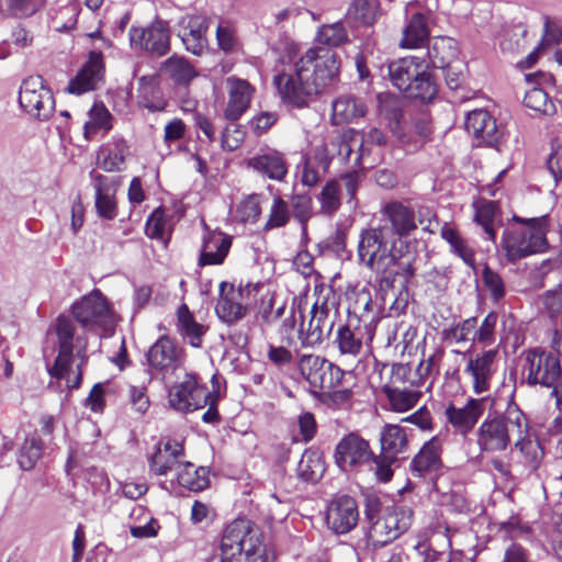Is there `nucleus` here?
<instances>
[{"label": "nucleus", "mask_w": 562, "mask_h": 562, "mask_svg": "<svg viewBox=\"0 0 562 562\" xmlns=\"http://www.w3.org/2000/svg\"><path fill=\"white\" fill-rule=\"evenodd\" d=\"M381 214L384 224L362 231L359 258L386 282H393L396 277L407 282L415 276L417 252L401 237L417 228L414 212L400 202H390Z\"/></svg>", "instance_id": "1"}, {"label": "nucleus", "mask_w": 562, "mask_h": 562, "mask_svg": "<svg viewBox=\"0 0 562 562\" xmlns=\"http://www.w3.org/2000/svg\"><path fill=\"white\" fill-rule=\"evenodd\" d=\"M348 41L342 23L322 25L316 34V42L327 47L308 48L294 63L293 74L281 72L273 78L283 102L304 108L322 94L338 77L340 59L330 47H337Z\"/></svg>", "instance_id": "2"}, {"label": "nucleus", "mask_w": 562, "mask_h": 562, "mask_svg": "<svg viewBox=\"0 0 562 562\" xmlns=\"http://www.w3.org/2000/svg\"><path fill=\"white\" fill-rule=\"evenodd\" d=\"M72 321L64 315L57 317L49 337H54L58 355L53 364L47 361L46 368L50 376L65 380L69 390L78 389L82 380L81 366L86 361V339L75 336Z\"/></svg>", "instance_id": "3"}, {"label": "nucleus", "mask_w": 562, "mask_h": 562, "mask_svg": "<svg viewBox=\"0 0 562 562\" xmlns=\"http://www.w3.org/2000/svg\"><path fill=\"white\" fill-rule=\"evenodd\" d=\"M529 422L524 412L509 404L499 415L487 416L476 431V445L482 452L505 451L516 438L528 434Z\"/></svg>", "instance_id": "4"}, {"label": "nucleus", "mask_w": 562, "mask_h": 562, "mask_svg": "<svg viewBox=\"0 0 562 562\" xmlns=\"http://www.w3.org/2000/svg\"><path fill=\"white\" fill-rule=\"evenodd\" d=\"M220 552L241 562H266L262 532L248 519H235L224 529Z\"/></svg>", "instance_id": "5"}, {"label": "nucleus", "mask_w": 562, "mask_h": 562, "mask_svg": "<svg viewBox=\"0 0 562 562\" xmlns=\"http://www.w3.org/2000/svg\"><path fill=\"white\" fill-rule=\"evenodd\" d=\"M428 68V63L423 58L409 56L392 61L389 65V76L398 90L426 102L437 94V87Z\"/></svg>", "instance_id": "6"}, {"label": "nucleus", "mask_w": 562, "mask_h": 562, "mask_svg": "<svg viewBox=\"0 0 562 562\" xmlns=\"http://www.w3.org/2000/svg\"><path fill=\"white\" fill-rule=\"evenodd\" d=\"M513 220L524 226L509 227L504 233L503 247L510 260L542 252L547 248V216L527 220L514 216Z\"/></svg>", "instance_id": "7"}, {"label": "nucleus", "mask_w": 562, "mask_h": 562, "mask_svg": "<svg viewBox=\"0 0 562 562\" xmlns=\"http://www.w3.org/2000/svg\"><path fill=\"white\" fill-rule=\"evenodd\" d=\"M314 294L316 300L311 310V318L307 326L302 324L301 333L304 335L303 344L315 346L323 341L325 334H329L334 322L329 313L334 307V293L330 288L316 286Z\"/></svg>", "instance_id": "8"}, {"label": "nucleus", "mask_w": 562, "mask_h": 562, "mask_svg": "<svg viewBox=\"0 0 562 562\" xmlns=\"http://www.w3.org/2000/svg\"><path fill=\"white\" fill-rule=\"evenodd\" d=\"M19 103L25 113L41 121L49 119L55 110L53 94L41 77H29L22 82Z\"/></svg>", "instance_id": "9"}, {"label": "nucleus", "mask_w": 562, "mask_h": 562, "mask_svg": "<svg viewBox=\"0 0 562 562\" xmlns=\"http://www.w3.org/2000/svg\"><path fill=\"white\" fill-rule=\"evenodd\" d=\"M524 370L529 384L553 389L562 374L558 357L540 349H531L526 352Z\"/></svg>", "instance_id": "10"}, {"label": "nucleus", "mask_w": 562, "mask_h": 562, "mask_svg": "<svg viewBox=\"0 0 562 562\" xmlns=\"http://www.w3.org/2000/svg\"><path fill=\"white\" fill-rule=\"evenodd\" d=\"M373 459L370 443L357 432L344 436L335 448L334 460L344 472H355Z\"/></svg>", "instance_id": "11"}, {"label": "nucleus", "mask_w": 562, "mask_h": 562, "mask_svg": "<svg viewBox=\"0 0 562 562\" xmlns=\"http://www.w3.org/2000/svg\"><path fill=\"white\" fill-rule=\"evenodd\" d=\"M210 398L211 392L199 383L194 374H187L183 381L170 389L168 395L170 406L183 413L203 408Z\"/></svg>", "instance_id": "12"}, {"label": "nucleus", "mask_w": 562, "mask_h": 562, "mask_svg": "<svg viewBox=\"0 0 562 562\" xmlns=\"http://www.w3.org/2000/svg\"><path fill=\"white\" fill-rule=\"evenodd\" d=\"M302 376L314 389L329 390L341 380V370L317 355H302L299 360Z\"/></svg>", "instance_id": "13"}, {"label": "nucleus", "mask_w": 562, "mask_h": 562, "mask_svg": "<svg viewBox=\"0 0 562 562\" xmlns=\"http://www.w3.org/2000/svg\"><path fill=\"white\" fill-rule=\"evenodd\" d=\"M71 312L76 321L88 329L105 327L111 317L108 302L98 290L75 302Z\"/></svg>", "instance_id": "14"}, {"label": "nucleus", "mask_w": 562, "mask_h": 562, "mask_svg": "<svg viewBox=\"0 0 562 562\" xmlns=\"http://www.w3.org/2000/svg\"><path fill=\"white\" fill-rule=\"evenodd\" d=\"M484 412V398L469 397L463 405L449 403L445 408V417L454 434L467 436L474 429Z\"/></svg>", "instance_id": "15"}, {"label": "nucleus", "mask_w": 562, "mask_h": 562, "mask_svg": "<svg viewBox=\"0 0 562 562\" xmlns=\"http://www.w3.org/2000/svg\"><path fill=\"white\" fill-rule=\"evenodd\" d=\"M498 349H487L470 357L464 373L471 378L472 390L476 395L487 392L496 371Z\"/></svg>", "instance_id": "16"}, {"label": "nucleus", "mask_w": 562, "mask_h": 562, "mask_svg": "<svg viewBox=\"0 0 562 562\" xmlns=\"http://www.w3.org/2000/svg\"><path fill=\"white\" fill-rule=\"evenodd\" d=\"M146 358L151 369L159 372H168L175 371L182 366L186 353L176 339L169 336H161L148 349Z\"/></svg>", "instance_id": "17"}, {"label": "nucleus", "mask_w": 562, "mask_h": 562, "mask_svg": "<svg viewBox=\"0 0 562 562\" xmlns=\"http://www.w3.org/2000/svg\"><path fill=\"white\" fill-rule=\"evenodd\" d=\"M244 292V289H235L232 285L226 291V284H221V296L217 300L215 312L222 322L233 325L248 314L250 299L245 297Z\"/></svg>", "instance_id": "18"}, {"label": "nucleus", "mask_w": 562, "mask_h": 562, "mask_svg": "<svg viewBox=\"0 0 562 562\" xmlns=\"http://www.w3.org/2000/svg\"><path fill=\"white\" fill-rule=\"evenodd\" d=\"M358 519V506L350 496L337 497L327 507V527L337 535L349 532L356 527Z\"/></svg>", "instance_id": "19"}, {"label": "nucleus", "mask_w": 562, "mask_h": 562, "mask_svg": "<svg viewBox=\"0 0 562 562\" xmlns=\"http://www.w3.org/2000/svg\"><path fill=\"white\" fill-rule=\"evenodd\" d=\"M133 46L162 56L169 50L170 36L162 22H155L146 29L133 27L130 31Z\"/></svg>", "instance_id": "20"}, {"label": "nucleus", "mask_w": 562, "mask_h": 562, "mask_svg": "<svg viewBox=\"0 0 562 562\" xmlns=\"http://www.w3.org/2000/svg\"><path fill=\"white\" fill-rule=\"evenodd\" d=\"M91 183L94 189V204L99 216L113 220L117 215L116 191L119 180L101 173L91 172Z\"/></svg>", "instance_id": "21"}, {"label": "nucleus", "mask_w": 562, "mask_h": 562, "mask_svg": "<svg viewBox=\"0 0 562 562\" xmlns=\"http://www.w3.org/2000/svg\"><path fill=\"white\" fill-rule=\"evenodd\" d=\"M209 19L203 14L183 16L180 20L179 36L187 50L194 55H201L207 46L206 31Z\"/></svg>", "instance_id": "22"}, {"label": "nucleus", "mask_w": 562, "mask_h": 562, "mask_svg": "<svg viewBox=\"0 0 562 562\" xmlns=\"http://www.w3.org/2000/svg\"><path fill=\"white\" fill-rule=\"evenodd\" d=\"M103 77L102 55L91 52L88 61L81 67L77 75L69 81L66 91L71 94H83L97 88Z\"/></svg>", "instance_id": "23"}, {"label": "nucleus", "mask_w": 562, "mask_h": 562, "mask_svg": "<svg viewBox=\"0 0 562 562\" xmlns=\"http://www.w3.org/2000/svg\"><path fill=\"white\" fill-rule=\"evenodd\" d=\"M248 168L272 180L282 181L288 173L283 154L272 148H265L246 160Z\"/></svg>", "instance_id": "24"}, {"label": "nucleus", "mask_w": 562, "mask_h": 562, "mask_svg": "<svg viewBox=\"0 0 562 562\" xmlns=\"http://www.w3.org/2000/svg\"><path fill=\"white\" fill-rule=\"evenodd\" d=\"M226 88L228 102L224 115L227 120L236 121L249 108L255 89L248 81L236 77L226 79Z\"/></svg>", "instance_id": "25"}, {"label": "nucleus", "mask_w": 562, "mask_h": 562, "mask_svg": "<svg viewBox=\"0 0 562 562\" xmlns=\"http://www.w3.org/2000/svg\"><path fill=\"white\" fill-rule=\"evenodd\" d=\"M465 128L479 142L487 146H493L498 140V128L495 120L485 110H474L470 112L465 120Z\"/></svg>", "instance_id": "26"}, {"label": "nucleus", "mask_w": 562, "mask_h": 562, "mask_svg": "<svg viewBox=\"0 0 562 562\" xmlns=\"http://www.w3.org/2000/svg\"><path fill=\"white\" fill-rule=\"evenodd\" d=\"M336 157L340 159L341 162H349L352 160L356 166L360 165V160L364 155V137L360 132L348 128L344 131L341 134L333 136Z\"/></svg>", "instance_id": "27"}, {"label": "nucleus", "mask_w": 562, "mask_h": 562, "mask_svg": "<svg viewBox=\"0 0 562 562\" xmlns=\"http://www.w3.org/2000/svg\"><path fill=\"white\" fill-rule=\"evenodd\" d=\"M367 113L364 101L353 94H341L331 102V122L335 125L353 122Z\"/></svg>", "instance_id": "28"}, {"label": "nucleus", "mask_w": 562, "mask_h": 562, "mask_svg": "<svg viewBox=\"0 0 562 562\" xmlns=\"http://www.w3.org/2000/svg\"><path fill=\"white\" fill-rule=\"evenodd\" d=\"M183 454L182 443L169 440L151 457L150 471L156 475H166L172 470L177 473L179 463H183L180 460Z\"/></svg>", "instance_id": "29"}, {"label": "nucleus", "mask_w": 562, "mask_h": 562, "mask_svg": "<svg viewBox=\"0 0 562 562\" xmlns=\"http://www.w3.org/2000/svg\"><path fill=\"white\" fill-rule=\"evenodd\" d=\"M177 331L189 342L190 346L199 348L202 346L203 336L207 328L198 323L187 304H181L177 311Z\"/></svg>", "instance_id": "30"}, {"label": "nucleus", "mask_w": 562, "mask_h": 562, "mask_svg": "<svg viewBox=\"0 0 562 562\" xmlns=\"http://www.w3.org/2000/svg\"><path fill=\"white\" fill-rule=\"evenodd\" d=\"M231 245L232 239L229 236L221 232L210 233L204 237L200 263L202 266L222 263L228 254Z\"/></svg>", "instance_id": "31"}, {"label": "nucleus", "mask_w": 562, "mask_h": 562, "mask_svg": "<svg viewBox=\"0 0 562 562\" xmlns=\"http://www.w3.org/2000/svg\"><path fill=\"white\" fill-rule=\"evenodd\" d=\"M458 43L451 37H435L428 47L429 61L436 68L449 67L458 59Z\"/></svg>", "instance_id": "32"}, {"label": "nucleus", "mask_w": 562, "mask_h": 562, "mask_svg": "<svg viewBox=\"0 0 562 562\" xmlns=\"http://www.w3.org/2000/svg\"><path fill=\"white\" fill-rule=\"evenodd\" d=\"M441 441L438 437H432L419 450L413 459L412 468L419 475L436 471L441 467Z\"/></svg>", "instance_id": "33"}, {"label": "nucleus", "mask_w": 562, "mask_h": 562, "mask_svg": "<svg viewBox=\"0 0 562 562\" xmlns=\"http://www.w3.org/2000/svg\"><path fill=\"white\" fill-rule=\"evenodd\" d=\"M128 154V146L122 138H113V140L100 150L99 165L108 171H119L125 162V158Z\"/></svg>", "instance_id": "34"}, {"label": "nucleus", "mask_w": 562, "mask_h": 562, "mask_svg": "<svg viewBox=\"0 0 562 562\" xmlns=\"http://www.w3.org/2000/svg\"><path fill=\"white\" fill-rule=\"evenodd\" d=\"M177 480L181 486L199 492L209 486V470L204 467H195L191 462L183 461V463L178 465Z\"/></svg>", "instance_id": "35"}, {"label": "nucleus", "mask_w": 562, "mask_h": 562, "mask_svg": "<svg viewBox=\"0 0 562 562\" xmlns=\"http://www.w3.org/2000/svg\"><path fill=\"white\" fill-rule=\"evenodd\" d=\"M429 36V29L426 18L422 13H414L403 31L400 42L403 48H417L424 44Z\"/></svg>", "instance_id": "36"}, {"label": "nucleus", "mask_w": 562, "mask_h": 562, "mask_svg": "<svg viewBox=\"0 0 562 562\" xmlns=\"http://www.w3.org/2000/svg\"><path fill=\"white\" fill-rule=\"evenodd\" d=\"M383 453L396 457L407 450L408 441L405 430L398 425H385L380 435Z\"/></svg>", "instance_id": "37"}, {"label": "nucleus", "mask_w": 562, "mask_h": 562, "mask_svg": "<svg viewBox=\"0 0 562 562\" xmlns=\"http://www.w3.org/2000/svg\"><path fill=\"white\" fill-rule=\"evenodd\" d=\"M113 116L103 103H94L88 113V121L83 126L86 139H91L99 132L108 133L112 127Z\"/></svg>", "instance_id": "38"}, {"label": "nucleus", "mask_w": 562, "mask_h": 562, "mask_svg": "<svg viewBox=\"0 0 562 562\" xmlns=\"http://www.w3.org/2000/svg\"><path fill=\"white\" fill-rule=\"evenodd\" d=\"M161 71L178 85H188L196 77V71L183 57L171 56L161 66Z\"/></svg>", "instance_id": "39"}, {"label": "nucleus", "mask_w": 562, "mask_h": 562, "mask_svg": "<svg viewBox=\"0 0 562 562\" xmlns=\"http://www.w3.org/2000/svg\"><path fill=\"white\" fill-rule=\"evenodd\" d=\"M440 235L449 246L450 250L460 257L468 266H474V251L468 245L467 240L449 224L441 227Z\"/></svg>", "instance_id": "40"}, {"label": "nucleus", "mask_w": 562, "mask_h": 562, "mask_svg": "<svg viewBox=\"0 0 562 562\" xmlns=\"http://www.w3.org/2000/svg\"><path fill=\"white\" fill-rule=\"evenodd\" d=\"M297 475L306 482H317L325 472V463L316 451L306 450L297 464Z\"/></svg>", "instance_id": "41"}, {"label": "nucleus", "mask_w": 562, "mask_h": 562, "mask_svg": "<svg viewBox=\"0 0 562 562\" xmlns=\"http://www.w3.org/2000/svg\"><path fill=\"white\" fill-rule=\"evenodd\" d=\"M515 447L522 456V462L529 471H536L543 458V450L538 440L531 439L529 432L515 439Z\"/></svg>", "instance_id": "42"}, {"label": "nucleus", "mask_w": 562, "mask_h": 562, "mask_svg": "<svg viewBox=\"0 0 562 562\" xmlns=\"http://www.w3.org/2000/svg\"><path fill=\"white\" fill-rule=\"evenodd\" d=\"M386 395L391 408L397 413H404L417 405L422 397V392L413 389L389 387Z\"/></svg>", "instance_id": "43"}, {"label": "nucleus", "mask_w": 562, "mask_h": 562, "mask_svg": "<svg viewBox=\"0 0 562 562\" xmlns=\"http://www.w3.org/2000/svg\"><path fill=\"white\" fill-rule=\"evenodd\" d=\"M395 521L396 520L394 518L389 517L386 514L383 517L376 519L370 528V539L375 544L382 546L396 539L401 533L396 528Z\"/></svg>", "instance_id": "44"}, {"label": "nucleus", "mask_w": 562, "mask_h": 562, "mask_svg": "<svg viewBox=\"0 0 562 562\" xmlns=\"http://www.w3.org/2000/svg\"><path fill=\"white\" fill-rule=\"evenodd\" d=\"M139 86V103L142 106L153 112L166 109L167 102L157 95L158 91L155 89L154 77H140Z\"/></svg>", "instance_id": "45"}, {"label": "nucleus", "mask_w": 562, "mask_h": 562, "mask_svg": "<svg viewBox=\"0 0 562 562\" xmlns=\"http://www.w3.org/2000/svg\"><path fill=\"white\" fill-rule=\"evenodd\" d=\"M277 297L272 292H266L260 297V303L257 310V317L265 324H272L278 321L284 313L285 304L280 302L277 306Z\"/></svg>", "instance_id": "46"}, {"label": "nucleus", "mask_w": 562, "mask_h": 562, "mask_svg": "<svg viewBox=\"0 0 562 562\" xmlns=\"http://www.w3.org/2000/svg\"><path fill=\"white\" fill-rule=\"evenodd\" d=\"M376 9L375 0H353L347 16L356 23L370 25L375 21Z\"/></svg>", "instance_id": "47"}, {"label": "nucleus", "mask_w": 562, "mask_h": 562, "mask_svg": "<svg viewBox=\"0 0 562 562\" xmlns=\"http://www.w3.org/2000/svg\"><path fill=\"white\" fill-rule=\"evenodd\" d=\"M263 198L260 194H250L236 206L235 217L243 223H256L261 214Z\"/></svg>", "instance_id": "48"}, {"label": "nucleus", "mask_w": 562, "mask_h": 562, "mask_svg": "<svg viewBox=\"0 0 562 562\" xmlns=\"http://www.w3.org/2000/svg\"><path fill=\"white\" fill-rule=\"evenodd\" d=\"M336 342L341 355L356 357L362 348V337L350 328V326H341L337 330Z\"/></svg>", "instance_id": "49"}, {"label": "nucleus", "mask_w": 562, "mask_h": 562, "mask_svg": "<svg viewBox=\"0 0 562 562\" xmlns=\"http://www.w3.org/2000/svg\"><path fill=\"white\" fill-rule=\"evenodd\" d=\"M525 105L544 115H553L557 112L554 103L549 99L548 92L542 88L532 87L525 93Z\"/></svg>", "instance_id": "50"}, {"label": "nucleus", "mask_w": 562, "mask_h": 562, "mask_svg": "<svg viewBox=\"0 0 562 562\" xmlns=\"http://www.w3.org/2000/svg\"><path fill=\"white\" fill-rule=\"evenodd\" d=\"M498 322V314L490 312L481 322L480 326L474 329L471 338L473 344L482 346H491L495 342V330Z\"/></svg>", "instance_id": "51"}, {"label": "nucleus", "mask_w": 562, "mask_h": 562, "mask_svg": "<svg viewBox=\"0 0 562 562\" xmlns=\"http://www.w3.org/2000/svg\"><path fill=\"white\" fill-rule=\"evenodd\" d=\"M318 200L321 202V212L323 214H335L341 204L339 183L335 180L327 182L322 189Z\"/></svg>", "instance_id": "52"}, {"label": "nucleus", "mask_w": 562, "mask_h": 562, "mask_svg": "<svg viewBox=\"0 0 562 562\" xmlns=\"http://www.w3.org/2000/svg\"><path fill=\"white\" fill-rule=\"evenodd\" d=\"M42 454V442L35 437L26 438L19 457V464L23 470H31Z\"/></svg>", "instance_id": "53"}, {"label": "nucleus", "mask_w": 562, "mask_h": 562, "mask_svg": "<svg viewBox=\"0 0 562 562\" xmlns=\"http://www.w3.org/2000/svg\"><path fill=\"white\" fill-rule=\"evenodd\" d=\"M43 0H0V12L10 11L18 16L33 14L42 5Z\"/></svg>", "instance_id": "54"}, {"label": "nucleus", "mask_w": 562, "mask_h": 562, "mask_svg": "<svg viewBox=\"0 0 562 562\" xmlns=\"http://www.w3.org/2000/svg\"><path fill=\"white\" fill-rule=\"evenodd\" d=\"M495 204L490 201L482 202L476 205L474 220L477 224H480L490 240L495 239V232L493 229L492 223L495 216Z\"/></svg>", "instance_id": "55"}, {"label": "nucleus", "mask_w": 562, "mask_h": 562, "mask_svg": "<svg viewBox=\"0 0 562 562\" xmlns=\"http://www.w3.org/2000/svg\"><path fill=\"white\" fill-rule=\"evenodd\" d=\"M396 457L389 456L386 453L374 456L369 462L370 470L374 472V475L380 482L386 483L393 476L392 463Z\"/></svg>", "instance_id": "56"}, {"label": "nucleus", "mask_w": 562, "mask_h": 562, "mask_svg": "<svg viewBox=\"0 0 562 562\" xmlns=\"http://www.w3.org/2000/svg\"><path fill=\"white\" fill-rule=\"evenodd\" d=\"M290 218L288 203L280 196L273 199V203L270 210L269 220L266 223V228H277L284 226Z\"/></svg>", "instance_id": "57"}, {"label": "nucleus", "mask_w": 562, "mask_h": 562, "mask_svg": "<svg viewBox=\"0 0 562 562\" xmlns=\"http://www.w3.org/2000/svg\"><path fill=\"white\" fill-rule=\"evenodd\" d=\"M483 283L488 290L493 301L498 302L505 295V285L502 278L488 267L483 269Z\"/></svg>", "instance_id": "58"}, {"label": "nucleus", "mask_w": 562, "mask_h": 562, "mask_svg": "<svg viewBox=\"0 0 562 562\" xmlns=\"http://www.w3.org/2000/svg\"><path fill=\"white\" fill-rule=\"evenodd\" d=\"M475 327H476V318L471 317V318H468V319L457 324L454 327H452L447 333L446 337H447V339H450L451 341H454L457 344L465 342L468 340H471Z\"/></svg>", "instance_id": "59"}, {"label": "nucleus", "mask_w": 562, "mask_h": 562, "mask_svg": "<svg viewBox=\"0 0 562 562\" xmlns=\"http://www.w3.org/2000/svg\"><path fill=\"white\" fill-rule=\"evenodd\" d=\"M333 136L324 139L319 145H316L313 150V159L324 170L327 169L330 160L336 157V149Z\"/></svg>", "instance_id": "60"}, {"label": "nucleus", "mask_w": 562, "mask_h": 562, "mask_svg": "<svg viewBox=\"0 0 562 562\" xmlns=\"http://www.w3.org/2000/svg\"><path fill=\"white\" fill-rule=\"evenodd\" d=\"M244 138L245 134L237 125H228L222 134V148L233 151L243 144Z\"/></svg>", "instance_id": "61"}, {"label": "nucleus", "mask_w": 562, "mask_h": 562, "mask_svg": "<svg viewBox=\"0 0 562 562\" xmlns=\"http://www.w3.org/2000/svg\"><path fill=\"white\" fill-rule=\"evenodd\" d=\"M292 209L299 222L305 224L312 214V199L306 194H296L292 198Z\"/></svg>", "instance_id": "62"}, {"label": "nucleus", "mask_w": 562, "mask_h": 562, "mask_svg": "<svg viewBox=\"0 0 562 562\" xmlns=\"http://www.w3.org/2000/svg\"><path fill=\"white\" fill-rule=\"evenodd\" d=\"M166 221L164 212L155 210L146 222L145 233L149 238H162L165 234Z\"/></svg>", "instance_id": "63"}, {"label": "nucleus", "mask_w": 562, "mask_h": 562, "mask_svg": "<svg viewBox=\"0 0 562 562\" xmlns=\"http://www.w3.org/2000/svg\"><path fill=\"white\" fill-rule=\"evenodd\" d=\"M218 46L224 52H232L237 46L235 30L228 23H221L216 29Z\"/></svg>", "instance_id": "64"}]
</instances>
